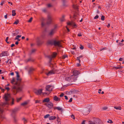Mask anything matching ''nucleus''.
I'll use <instances>...</instances> for the list:
<instances>
[{"instance_id": "e433bc0d", "label": "nucleus", "mask_w": 124, "mask_h": 124, "mask_svg": "<svg viewBox=\"0 0 124 124\" xmlns=\"http://www.w3.org/2000/svg\"><path fill=\"white\" fill-rule=\"evenodd\" d=\"M22 97H20L19 98H16V101L17 102H19L22 99Z\"/></svg>"}, {"instance_id": "680f3d73", "label": "nucleus", "mask_w": 124, "mask_h": 124, "mask_svg": "<svg viewBox=\"0 0 124 124\" xmlns=\"http://www.w3.org/2000/svg\"><path fill=\"white\" fill-rule=\"evenodd\" d=\"M47 7L48 8H50L52 7V5L50 4H49L47 5Z\"/></svg>"}, {"instance_id": "473e14b6", "label": "nucleus", "mask_w": 124, "mask_h": 124, "mask_svg": "<svg viewBox=\"0 0 124 124\" xmlns=\"http://www.w3.org/2000/svg\"><path fill=\"white\" fill-rule=\"evenodd\" d=\"M4 118V117L2 115H0V120L2 121Z\"/></svg>"}, {"instance_id": "9b49d317", "label": "nucleus", "mask_w": 124, "mask_h": 124, "mask_svg": "<svg viewBox=\"0 0 124 124\" xmlns=\"http://www.w3.org/2000/svg\"><path fill=\"white\" fill-rule=\"evenodd\" d=\"M35 70V69L31 67H30L28 71V73L30 74H32L34 71Z\"/></svg>"}, {"instance_id": "2eb2a0df", "label": "nucleus", "mask_w": 124, "mask_h": 124, "mask_svg": "<svg viewBox=\"0 0 124 124\" xmlns=\"http://www.w3.org/2000/svg\"><path fill=\"white\" fill-rule=\"evenodd\" d=\"M50 99L49 98H46L45 99L42 101V103H44L45 102H49L50 101Z\"/></svg>"}, {"instance_id": "5701e85b", "label": "nucleus", "mask_w": 124, "mask_h": 124, "mask_svg": "<svg viewBox=\"0 0 124 124\" xmlns=\"http://www.w3.org/2000/svg\"><path fill=\"white\" fill-rule=\"evenodd\" d=\"M66 80L68 81H71V76L70 77H67L66 78Z\"/></svg>"}, {"instance_id": "338daca9", "label": "nucleus", "mask_w": 124, "mask_h": 124, "mask_svg": "<svg viewBox=\"0 0 124 124\" xmlns=\"http://www.w3.org/2000/svg\"><path fill=\"white\" fill-rule=\"evenodd\" d=\"M72 98H71L70 100H69V102H71L72 101Z\"/></svg>"}, {"instance_id": "13d9d810", "label": "nucleus", "mask_w": 124, "mask_h": 124, "mask_svg": "<svg viewBox=\"0 0 124 124\" xmlns=\"http://www.w3.org/2000/svg\"><path fill=\"white\" fill-rule=\"evenodd\" d=\"M80 48L81 50H83L84 48V46L82 45H80Z\"/></svg>"}, {"instance_id": "e2e57ef3", "label": "nucleus", "mask_w": 124, "mask_h": 124, "mask_svg": "<svg viewBox=\"0 0 124 124\" xmlns=\"http://www.w3.org/2000/svg\"><path fill=\"white\" fill-rule=\"evenodd\" d=\"M72 23L69 22L67 23V25H71Z\"/></svg>"}, {"instance_id": "49530a36", "label": "nucleus", "mask_w": 124, "mask_h": 124, "mask_svg": "<svg viewBox=\"0 0 124 124\" xmlns=\"http://www.w3.org/2000/svg\"><path fill=\"white\" fill-rule=\"evenodd\" d=\"M14 104V99L13 98L12 99V102L11 103V105H12Z\"/></svg>"}, {"instance_id": "ea45409f", "label": "nucleus", "mask_w": 124, "mask_h": 124, "mask_svg": "<svg viewBox=\"0 0 124 124\" xmlns=\"http://www.w3.org/2000/svg\"><path fill=\"white\" fill-rule=\"evenodd\" d=\"M19 23V21L18 20H17L16 21L14 22L13 23L14 24H17Z\"/></svg>"}, {"instance_id": "3c124183", "label": "nucleus", "mask_w": 124, "mask_h": 124, "mask_svg": "<svg viewBox=\"0 0 124 124\" xmlns=\"http://www.w3.org/2000/svg\"><path fill=\"white\" fill-rule=\"evenodd\" d=\"M45 24L44 23L42 22L41 23V26L42 27H43L45 25Z\"/></svg>"}, {"instance_id": "c03bdc74", "label": "nucleus", "mask_w": 124, "mask_h": 124, "mask_svg": "<svg viewBox=\"0 0 124 124\" xmlns=\"http://www.w3.org/2000/svg\"><path fill=\"white\" fill-rule=\"evenodd\" d=\"M49 116H50V115L49 114H48L46 115L44 117L45 118H47L49 117Z\"/></svg>"}, {"instance_id": "7c9ffc66", "label": "nucleus", "mask_w": 124, "mask_h": 124, "mask_svg": "<svg viewBox=\"0 0 124 124\" xmlns=\"http://www.w3.org/2000/svg\"><path fill=\"white\" fill-rule=\"evenodd\" d=\"M64 16L63 15L62 16V17L60 19V20L61 22L63 21L64 20Z\"/></svg>"}, {"instance_id": "bf43d9fd", "label": "nucleus", "mask_w": 124, "mask_h": 124, "mask_svg": "<svg viewBox=\"0 0 124 124\" xmlns=\"http://www.w3.org/2000/svg\"><path fill=\"white\" fill-rule=\"evenodd\" d=\"M99 17V16L98 15H97L94 17V19H97Z\"/></svg>"}, {"instance_id": "a19ab883", "label": "nucleus", "mask_w": 124, "mask_h": 124, "mask_svg": "<svg viewBox=\"0 0 124 124\" xmlns=\"http://www.w3.org/2000/svg\"><path fill=\"white\" fill-rule=\"evenodd\" d=\"M57 25L56 24L55 25H54V27L53 29H52L53 30L55 31V29L57 28Z\"/></svg>"}, {"instance_id": "cd10ccee", "label": "nucleus", "mask_w": 124, "mask_h": 124, "mask_svg": "<svg viewBox=\"0 0 124 124\" xmlns=\"http://www.w3.org/2000/svg\"><path fill=\"white\" fill-rule=\"evenodd\" d=\"M28 102L26 101L24 102L21 104V105L23 106H24L28 104Z\"/></svg>"}, {"instance_id": "c9c22d12", "label": "nucleus", "mask_w": 124, "mask_h": 124, "mask_svg": "<svg viewBox=\"0 0 124 124\" xmlns=\"http://www.w3.org/2000/svg\"><path fill=\"white\" fill-rule=\"evenodd\" d=\"M73 7L75 9H77L78 8V6L75 5H73Z\"/></svg>"}, {"instance_id": "f03ea898", "label": "nucleus", "mask_w": 124, "mask_h": 124, "mask_svg": "<svg viewBox=\"0 0 124 124\" xmlns=\"http://www.w3.org/2000/svg\"><path fill=\"white\" fill-rule=\"evenodd\" d=\"M47 43L48 45H54L55 46H59L61 44L60 41H57L56 40H48L47 41Z\"/></svg>"}, {"instance_id": "4be33fe9", "label": "nucleus", "mask_w": 124, "mask_h": 124, "mask_svg": "<svg viewBox=\"0 0 124 124\" xmlns=\"http://www.w3.org/2000/svg\"><path fill=\"white\" fill-rule=\"evenodd\" d=\"M43 42L40 40L38 41L37 42V45L39 46L42 45L43 43Z\"/></svg>"}, {"instance_id": "4468645a", "label": "nucleus", "mask_w": 124, "mask_h": 124, "mask_svg": "<svg viewBox=\"0 0 124 124\" xmlns=\"http://www.w3.org/2000/svg\"><path fill=\"white\" fill-rule=\"evenodd\" d=\"M19 33V30H16L14 31L12 33V36H14L18 35Z\"/></svg>"}, {"instance_id": "f257e3e1", "label": "nucleus", "mask_w": 124, "mask_h": 124, "mask_svg": "<svg viewBox=\"0 0 124 124\" xmlns=\"http://www.w3.org/2000/svg\"><path fill=\"white\" fill-rule=\"evenodd\" d=\"M16 74L17 81L15 84L14 82H15L14 78H13L11 81V83L12 84H14L17 85V87L14 86L12 88V91L14 95H16L18 92L22 91L24 84H22L21 83L22 79L20 78V76L18 72L16 71Z\"/></svg>"}, {"instance_id": "58836bf2", "label": "nucleus", "mask_w": 124, "mask_h": 124, "mask_svg": "<svg viewBox=\"0 0 124 124\" xmlns=\"http://www.w3.org/2000/svg\"><path fill=\"white\" fill-rule=\"evenodd\" d=\"M68 56L66 55H63L62 56V59H64L66 57H67Z\"/></svg>"}, {"instance_id": "f8f14e48", "label": "nucleus", "mask_w": 124, "mask_h": 124, "mask_svg": "<svg viewBox=\"0 0 124 124\" xmlns=\"http://www.w3.org/2000/svg\"><path fill=\"white\" fill-rule=\"evenodd\" d=\"M19 110V109L18 108H16L12 110V115L13 116H15V114Z\"/></svg>"}, {"instance_id": "8fccbe9b", "label": "nucleus", "mask_w": 124, "mask_h": 124, "mask_svg": "<svg viewBox=\"0 0 124 124\" xmlns=\"http://www.w3.org/2000/svg\"><path fill=\"white\" fill-rule=\"evenodd\" d=\"M63 3V5L64 6H65V3L66 2V0H62Z\"/></svg>"}, {"instance_id": "6ab92c4d", "label": "nucleus", "mask_w": 124, "mask_h": 124, "mask_svg": "<svg viewBox=\"0 0 124 124\" xmlns=\"http://www.w3.org/2000/svg\"><path fill=\"white\" fill-rule=\"evenodd\" d=\"M83 57V56L82 55H81L80 56L77 57L76 60H78L79 61V63H80L81 62V60L80 59L82 57Z\"/></svg>"}, {"instance_id": "ddd939ff", "label": "nucleus", "mask_w": 124, "mask_h": 124, "mask_svg": "<svg viewBox=\"0 0 124 124\" xmlns=\"http://www.w3.org/2000/svg\"><path fill=\"white\" fill-rule=\"evenodd\" d=\"M78 76L71 75V81H75L77 80Z\"/></svg>"}, {"instance_id": "9d476101", "label": "nucleus", "mask_w": 124, "mask_h": 124, "mask_svg": "<svg viewBox=\"0 0 124 124\" xmlns=\"http://www.w3.org/2000/svg\"><path fill=\"white\" fill-rule=\"evenodd\" d=\"M9 55V54L8 51L3 52L1 54L0 57L7 56Z\"/></svg>"}, {"instance_id": "6e6d98bb", "label": "nucleus", "mask_w": 124, "mask_h": 124, "mask_svg": "<svg viewBox=\"0 0 124 124\" xmlns=\"http://www.w3.org/2000/svg\"><path fill=\"white\" fill-rule=\"evenodd\" d=\"M40 101L38 100H36L35 101V103H40Z\"/></svg>"}, {"instance_id": "0e129e2a", "label": "nucleus", "mask_w": 124, "mask_h": 124, "mask_svg": "<svg viewBox=\"0 0 124 124\" xmlns=\"http://www.w3.org/2000/svg\"><path fill=\"white\" fill-rule=\"evenodd\" d=\"M14 39L15 40H17L18 41H20V39H19L18 38L16 37L15 39Z\"/></svg>"}, {"instance_id": "a878e982", "label": "nucleus", "mask_w": 124, "mask_h": 124, "mask_svg": "<svg viewBox=\"0 0 124 124\" xmlns=\"http://www.w3.org/2000/svg\"><path fill=\"white\" fill-rule=\"evenodd\" d=\"M57 53L56 52H54L53 53L52 56H51V57L53 58H55L56 57V56L57 55Z\"/></svg>"}, {"instance_id": "1a4fd4ad", "label": "nucleus", "mask_w": 124, "mask_h": 124, "mask_svg": "<svg viewBox=\"0 0 124 124\" xmlns=\"http://www.w3.org/2000/svg\"><path fill=\"white\" fill-rule=\"evenodd\" d=\"M80 71L77 70H74L73 71V75L74 76H78V75L80 74Z\"/></svg>"}, {"instance_id": "4c0bfd02", "label": "nucleus", "mask_w": 124, "mask_h": 124, "mask_svg": "<svg viewBox=\"0 0 124 124\" xmlns=\"http://www.w3.org/2000/svg\"><path fill=\"white\" fill-rule=\"evenodd\" d=\"M57 121L58 123H61V119L58 116L57 118Z\"/></svg>"}, {"instance_id": "c756f323", "label": "nucleus", "mask_w": 124, "mask_h": 124, "mask_svg": "<svg viewBox=\"0 0 124 124\" xmlns=\"http://www.w3.org/2000/svg\"><path fill=\"white\" fill-rule=\"evenodd\" d=\"M96 122L97 124H99L101 122V120L98 118H97L96 120Z\"/></svg>"}, {"instance_id": "a211bd4d", "label": "nucleus", "mask_w": 124, "mask_h": 124, "mask_svg": "<svg viewBox=\"0 0 124 124\" xmlns=\"http://www.w3.org/2000/svg\"><path fill=\"white\" fill-rule=\"evenodd\" d=\"M35 61V60L32 58H30L26 60V62H29L31 61V62H34Z\"/></svg>"}, {"instance_id": "423d86ee", "label": "nucleus", "mask_w": 124, "mask_h": 124, "mask_svg": "<svg viewBox=\"0 0 124 124\" xmlns=\"http://www.w3.org/2000/svg\"><path fill=\"white\" fill-rule=\"evenodd\" d=\"M43 89H42L36 90L34 91V93L37 95H40L42 93Z\"/></svg>"}, {"instance_id": "09e8293b", "label": "nucleus", "mask_w": 124, "mask_h": 124, "mask_svg": "<svg viewBox=\"0 0 124 124\" xmlns=\"http://www.w3.org/2000/svg\"><path fill=\"white\" fill-rule=\"evenodd\" d=\"M89 122L90 123L89 124H96L94 122H92L91 121H90Z\"/></svg>"}, {"instance_id": "2f4dec72", "label": "nucleus", "mask_w": 124, "mask_h": 124, "mask_svg": "<svg viewBox=\"0 0 124 124\" xmlns=\"http://www.w3.org/2000/svg\"><path fill=\"white\" fill-rule=\"evenodd\" d=\"M114 108L116 109H119L120 110H121V108L120 106L118 107L115 106L114 107Z\"/></svg>"}, {"instance_id": "f704fd0d", "label": "nucleus", "mask_w": 124, "mask_h": 124, "mask_svg": "<svg viewBox=\"0 0 124 124\" xmlns=\"http://www.w3.org/2000/svg\"><path fill=\"white\" fill-rule=\"evenodd\" d=\"M123 66H120V67H114L115 68L117 69H122L123 68Z\"/></svg>"}, {"instance_id": "bb28decb", "label": "nucleus", "mask_w": 124, "mask_h": 124, "mask_svg": "<svg viewBox=\"0 0 124 124\" xmlns=\"http://www.w3.org/2000/svg\"><path fill=\"white\" fill-rule=\"evenodd\" d=\"M71 25L73 28H76L77 27L76 24L74 23H72Z\"/></svg>"}, {"instance_id": "20e7f679", "label": "nucleus", "mask_w": 124, "mask_h": 124, "mask_svg": "<svg viewBox=\"0 0 124 124\" xmlns=\"http://www.w3.org/2000/svg\"><path fill=\"white\" fill-rule=\"evenodd\" d=\"M53 88V86L51 85H47L45 89L46 91L51 92L52 91Z\"/></svg>"}, {"instance_id": "393cba45", "label": "nucleus", "mask_w": 124, "mask_h": 124, "mask_svg": "<svg viewBox=\"0 0 124 124\" xmlns=\"http://www.w3.org/2000/svg\"><path fill=\"white\" fill-rule=\"evenodd\" d=\"M13 117L14 118V122L15 123H16L17 121V119L16 117L15 116H13Z\"/></svg>"}, {"instance_id": "c85d7f7f", "label": "nucleus", "mask_w": 124, "mask_h": 124, "mask_svg": "<svg viewBox=\"0 0 124 124\" xmlns=\"http://www.w3.org/2000/svg\"><path fill=\"white\" fill-rule=\"evenodd\" d=\"M16 15V13L15 12V11L14 10H13L12 11V15L13 16H15Z\"/></svg>"}, {"instance_id": "4d7b16f0", "label": "nucleus", "mask_w": 124, "mask_h": 124, "mask_svg": "<svg viewBox=\"0 0 124 124\" xmlns=\"http://www.w3.org/2000/svg\"><path fill=\"white\" fill-rule=\"evenodd\" d=\"M77 16V13H75L73 15V18L75 19H76V17Z\"/></svg>"}, {"instance_id": "0eeeda50", "label": "nucleus", "mask_w": 124, "mask_h": 124, "mask_svg": "<svg viewBox=\"0 0 124 124\" xmlns=\"http://www.w3.org/2000/svg\"><path fill=\"white\" fill-rule=\"evenodd\" d=\"M10 95L9 94L7 93L5 94L4 95V98L6 101H9V98L10 97Z\"/></svg>"}, {"instance_id": "69168bd1", "label": "nucleus", "mask_w": 124, "mask_h": 124, "mask_svg": "<svg viewBox=\"0 0 124 124\" xmlns=\"http://www.w3.org/2000/svg\"><path fill=\"white\" fill-rule=\"evenodd\" d=\"M48 57L50 59L49 62H51L52 60V57H50V56H49Z\"/></svg>"}, {"instance_id": "412c9836", "label": "nucleus", "mask_w": 124, "mask_h": 124, "mask_svg": "<svg viewBox=\"0 0 124 124\" xmlns=\"http://www.w3.org/2000/svg\"><path fill=\"white\" fill-rule=\"evenodd\" d=\"M54 109L55 110L56 109H57L58 110H61L62 111V108L60 107H54Z\"/></svg>"}, {"instance_id": "774afa93", "label": "nucleus", "mask_w": 124, "mask_h": 124, "mask_svg": "<svg viewBox=\"0 0 124 124\" xmlns=\"http://www.w3.org/2000/svg\"><path fill=\"white\" fill-rule=\"evenodd\" d=\"M64 95V94L63 93H62L61 94L60 96V97H62Z\"/></svg>"}, {"instance_id": "5fc2aeb1", "label": "nucleus", "mask_w": 124, "mask_h": 124, "mask_svg": "<svg viewBox=\"0 0 124 124\" xmlns=\"http://www.w3.org/2000/svg\"><path fill=\"white\" fill-rule=\"evenodd\" d=\"M109 121H107V122L108 123H113V122L111 120H110V119H109Z\"/></svg>"}, {"instance_id": "de8ad7c7", "label": "nucleus", "mask_w": 124, "mask_h": 124, "mask_svg": "<svg viewBox=\"0 0 124 124\" xmlns=\"http://www.w3.org/2000/svg\"><path fill=\"white\" fill-rule=\"evenodd\" d=\"M105 17L104 16H102L101 17V20L104 21L105 20Z\"/></svg>"}, {"instance_id": "dca6fc26", "label": "nucleus", "mask_w": 124, "mask_h": 124, "mask_svg": "<svg viewBox=\"0 0 124 124\" xmlns=\"http://www.w3.org/2000/svg\"><path fill=\"white\" fill-rule=\"evenodd\" d=\"M55 32V31L52 29L50 32L48 34V35L50 36L53 35L54 34Z\"/></svg>"}, {"instance_id": "b1692460", "label": "nucleus", "mask_w": 124, "mask_h": 124, "mask_svg": "<svg viewBox=\"0 0 124 124\" xmlns=\"http://www.w3.org/2000/svg\"><path fill=\"white\" fill-rule=\"evenodd\" d=\"M54 71L53 70H51L49 71L47 74L46 75H47L48 76L50 75V74H54Z\"/></svg>"}, {"instance_id": "72a5a7b5", "label": "nucleus", "mask_w": 124, "mask_h": 124, "mask_svg": "<svg viewBox=\"0 0 124 124\" xmlns=\"http://www.w3.org/2000/svg\"><path fill=\"white\" fill-rule=\"evenodd\" d=\"M22 120H23L24 123V124H26L27 122V120L25 119V118H23Z\"/></svg>"}, {"instance_id": "6e6552de", "label": "nucleus", "mask_w": 124, "mask_h": 124, "mask_svg": "<svg viewBox=\"0 0 124 124\" xmlns=\"http://www.w3.org/2000/svg\"><path fill=\"white\" fill-rule=\"evenodd\" d=\"M90 112V109L86 108L84 109L83 111V113L84 115H87Z\"/></svg>"}, {"instance_id": "37998d69", "label": "nucleus", "mask_w": 124, "mask_h": 124, "mask_svg": "<svg viewBox=\"0 0 124 124\" xmlns=\"http://www.w3.org/2000/svg\"><path fill=\"white\" fill-rule=\"evenodd\" d=\"M3 112V109L0 107V113L2 114Z\"/></svg>"}, {"instance_id": "864d4df0", "label": "nucleus", "mask_w": 124, "mask_h": 124, "mask_svg": "<svg viewBox=\"0 0 124 124\" xmlns=\"http://www.w3.org/2000/svg\"><path fill=\"white\" fill-rule=\"evenodd\" d=\"M6 86H5V89L7 90L8 91L10 90V88L8 87H6Z\"/></svg>"}, {"instance_id": "7ed1b4c3", "label": "nucleus", "mask_w": 124, "mask_h": 124, "mask_svg": "<svg viewBox=\"0 0 124 124\" xmlns=\"http://www.w3.org/2000/svg\"><path fill=\"white\" fill-rule=\"evenodd\" d=\"M53 22V19L51 16L50 15H48L47 16V21L46 24L47 25H49L51 24Z\"/></svg>"}, {"instance_id": "aec40b11", "label": "nucleus", "mask_w": 124, "mask_h": 124, "mask_svg": "<svg viewBox=\"0 0 124 124\" xmlns=\"http://www.w3.org/2000/svg\"><path fill=\"white\" fill-rule=\"evenodd\" d=\"M54 100L55 101H60V99H59L56 96H55L53 98Z\"/></svg>"}, {"instance_id": "39448f33", "label": "nucleus", "mask_w": 124, "mask_h": 124, "mask_svg": "<svg viewBox=\"0 0 124 124\" xmlns=\"http://www.w3.org/2000/svg\"><path fill=\"white\" fill-rule=\"evenodd\" d=\"M44 105L46 106L50 109L53 107V105L52 103L50 102L48 103H45Z\"/></svg>"}, {"instance_id": "052dcab7", "label": "nucleus", "mask_w": 124, "mask_h": 124, "mask_svg": "<svg viewBox=\"0 0 124 124\" xmlns=\"http://www.w3.org/2000/svg\"><path fill=\"white\" fill-rule=\"evenodd\" d=\"M71 117L74 119H75V118L74 116L73 115H72L71 116Z\"/></svg>"}, {"instance_id": "a18cd8bd", "label": "nucleus", "mask_w": 124, "mask_h": 124, "mask_svg": "<svg viewBox=\"0 0 124 124\" xmlns=\"http://www.w3.org/2000/svg\"><path fill=\"white\" fill-rule=\"evenodd\" d=\"M107 49V48L106 47H105L103 48L102 49H100V51H102L103 50H106V49Z\"/></svg>"}, {"instance_id": "603ef678", "label": "nucleus", "mask_w": 124, "mask_h": 124, "mask_svg": "<svg viewBox=\"0 0 124 124\" xmlns=\"http://www.w3.org/2000/svg\"><path fill=\"white\" fill-rule=\"evenodd\" d=\"M36 51V49H33L32 50L31 53H32L34 52H35Z\"/></svg>"}, {"instance_id": "f3484780", "label": "nucleus", "mask_w": 124, "mask_h": 124, "mask_svg": "<svg viewBox=\"0 0 124 124\" xmlns=\"http://www.w3.org/2000/svg\"><path fill=\"white\" fill-rule=\"evenodd\" d=\"M56 118V116H49V120H52L55 119Z\"/></svg>"}, {"instance_id": "79ce46f5", "label": "nucleus", "mask_w": 124, "mask_h": 124, "mask_svg": "<svg viewBox=\"0 0 124 124\" xmlns=\"http://www.w3.org/2000/svg\"><path fill=\"white\" fill-rule=\"evenodd\" d=\"M33 18L32 17H31L30 19L28 21V22L29 23H31L32 20Z\"/></svg>"}]
</instances>
